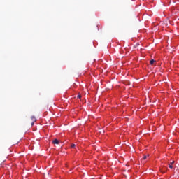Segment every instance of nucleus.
Returning <instances> with one entry per match:
<instances>
[{"label": "nucleus", "mask_w": 179, "mask_h": 179, "mask_svg": "<svg viewBox=\"0 0 179 179\" xmlns=\"http://www.w3.org/2000/svg\"><path fill=\"white\" fill-rule=\"evenodd\" d=\"M76 146V145H75V144H72L71 145V148L73 149V148H75V147Z\"/></svg>", "instance_id": "5"}, {"label": "nucleus", "mask_w": 179, "mask_h": 179, "mask_svg": "<svg viewBox=\"0 0 179 179\" xmlns=\"http://www.w3.org/2000/svg\"><path fill=\"white\" fill-rule=\"evenodd\" d=\"M173 164H174V161L169 164V169H173Z\"/></svg>", "instance_id": "2"}, {"label": "nucleus", "mask_w": 179, "mask_h": 179, "mask_svg": "<svg viewBox=\"0 0 179 179\" xmlns=\"http://www.w3.org/2000/svg\"><path fill=\"white\" fill-rule=\"evenodd\" d=\"M34 122H32V123H31V127H33V125H34Z\"/></svg>", "instance_id": "8"}, {"label": "nucleus", "mask_w": 179, "mask_h": 179, "mask_svg": "<svg viewBox=\"0 0 179 179\" xmlns=\"http://www.w3.org/2000/svg\"><path fill=\"white\" fill-rule=\"evenodd\" d=\"M53 143L54 145H58L59 143V141H58V139H55L53 141Z\"/></svg>", "instance_id": "1"}, {"label": "nucleus", "mask_w": 179, "mask_h": 179, "mask_svg": "<svg viewBox=\"0 0 179 179\" xmlns=\"http://www.w3.org/2000/svg\"><path fill=\"white\" fill-rule=\"evenodd\" d=\"M31 121H32L33 122H36L37 121V119H36V117H34V116H32V117H31Z\"/></svg>", "instance_id": "3"}, {"label": "nucleus", "mask_w": 179, "mask_h": 179, "mask_svg": "<svg viewBox=\"0 0 179 179\" xmlns=\"http://www.w3.org/2000/svg\"><path fill=\"white\" fill-rule=\"evenodd\" d=\"M155 59H151V60L150 61V65H153V64H155Z\"/></svg>", "instance_id": "4"}, {"label": "nucleus", "mask_w": 179, "mask_h": 179, "mask_svg": "<svg viewBox=\"0 0 179 179\" xmlns=\"http://www.w3.org/2000/svg\"><path fill=\"white\" fill-rule=\"evenodd\" d=\"M81 97H82V96H81L80 94H78V99H80Z\"/></svg>", "instance_id": "7"}, {"label": "nucleus", "mask_w": 179, "mask_h": 179, "mask_svg": "<svg viewBox=\"0 0 179 179\" xmlns=\"http://www.w3.org/2000/svg\"><path fill=\"white\" fill-rule=\"evenodd\" d=\"M147 157H148V156H144V157H143V160H146Z\"/></svg>", "instance_id": "6"}]
</instances>
